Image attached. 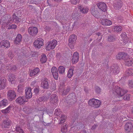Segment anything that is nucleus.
<instances>
[{
	"mask_svg": "<svg viewBox=\"0 0 133 133\" xmlns=\"http://www.w3.org/2000/svg\"><path fill=\"white\" fill-rule=\"evenodd\" d=\"M19 128H21L20 127H17L16 128V131L18 132H19L20 131V130H19Z\"/></svg>",
	"mask_w": 133,
	"mask_h": 133,
	"instance_id": "58",
	"label": "nucleus"
},
{
	"mask_svg": "<svg viewBox=\"0 0 133 133\" xmlns=\"http://www.w3.org/2000/svg\"><path fill=\"white\" fill-rule=\"evenodd\" d=\"M3 24L4 25H5V26H6L7 25H8V24H7V23H4Z\"/></svg>",
	"mask_w": 133,
	"mask_h": 133,
	"instance_id": "63",
	"label": "nucleus"
},
{
	"mask_svg": "<svg viewBox=\"0 0 133 133\" xmlns=\"http://www.w3.org/2000/svg\"><path fill=\"white\" fill-rule=\"evenodd\" d=\"M7 96L8 99L10 101H12L15 98L16 94L14 90H9L7 92Z\"/></svg>",
	"mask_w": 133,
	"mask_h": 133,
	"instance_id": "5",
	"label": "nucleus"
},
{
	"mask_svg": "<svg viewBox=\"0 0 133 133\" xmlns=\"http://www.w3.org/2000/svg\"><path fill=\"white\" fill-rule=\"evenodd\" d=\"M12 17L13 21H15L17 22H19V18L16 15L14 14L13 15Z\"/></svg>",
	"mask_w": 133,
	"mask_h": 133,
	"instance_id": "43",
	"label": "nucleus"
},
{
	"mask_svg": "<svg viewBox=\"0 0 133 133\" xmlns=\"http://www.w3.org/2000/svg\"><path fill=\"white\" fill-rule=\"evenodd\" d=\"M108 40L109 41L112 42L115 40V38L113 36H110L108 37Z\"/></svg>",
	"mask_w": 133,
	"mask_h": 133,
	"instance_id": "44",
	"label": "nucleus"
},
{
	"mask_svg": "<svg viewBox=\"0 0 133 133\" xmlns=\"http://www.w3.org/2000/svg\"><path fill=\"white\" fill-rule=\"evenodd\" d=\"M22 40V36L21 35L19 34L17 35L16 38L14 41V43L15 44H18Z\"/></svg>",
	"mask_w": 133,
	"mask_h": 133,
	"instance_id": "26",
	"label": "nucleus"
},
{
	"mask_svg": "<svg viewBox=\"0 0 133 133\" xmlns=\"http://www.w3.org/2000/svg\"><path fill=\"white\" fill-rule=\"evenodd\" d=\"M79 58V54L76 52L73 54L72 59L71 62L72 64H75L78 61Z\"/></svg>",
	"mask_w": 133,
	"mask_h": 133,
	"instance_id": "15",
	"label": "nucleus"
},
{
	"mask_svg": "<svg viewBox=\"0 0 133 133\" xmlns=\"http://www.w3.org/2000/svg\"><path fill=\"white\" fill-rule=\"evenodd\" d=\"M43 40L41 38H38L36 39L34 42V45L36 48H40L43 45Z\"/></svg>",
	"mask_w": 133,
	"mask_h": 133,
	"instance_id": "6",
	"label": "nucleus"
},
{
	"mask_svg": "<svg viewBox=\"0 0 133 133\" xmlns=\"http://www.w3.org/2000/svg\"><path fill=\"white\" fill-rule=\"evenodd\" d=\"M10 121L8 119H6L4 120L2 123V126L4 128H8L10 124Z\"/></svg>",
	"mask_w": 133,
	"mask_h": 133,
	"instance_id": "25",
	"label": "nucleus"
},
{
	"mask_svg": "<svg viewBox=\"0 0 133 133\" xmlns=\"http://www.w3.org/2000/svg\"><path fill=\"white\" fill-rule=\"evenodd\" d=\"M74 69V67L71 68L69 69L67 74V76L68 78H70L72 76L73 74V72Z\"/></svg>",
	"mask_w": 133,
	"mask_h": 133,
	"instance_id": "32",
	"label": "nucleus"
},
{
	"mask_svg": "<svg viewBox=\"0 0 133 133\" xmlns=\"http://www.w3.org/2000/svg\"><path fill=\"white\" fill-rule=\"evenodd\" d=\"M31 90V89L30 88H28L25 90V97L28 99L31 98L32 97V94Z\"/></svg>",
	"mask_w": 133,
	"mask_h": 133,
	"instance_id": "19",
	"label": "nucleus"
},
{
	"mask_svg": "<svg viewBox=\"0 0 133 133\" xmlns=\"http://www.w3.org/2000/svg\"><path fill=\"white\" fill-rule=\"evenodd\" d=\"M62 112L60 111V110L59 109H55V111L54 114L57 115V117H59V116H62Z\"/></svg>",
	"mask_w": 133,
	"mask_h": 133,
	"instance_id": "35",
	"label": "nucleus"
},
{
	"mask_svg": "<svg viewBox=\"0 0 133 133\" xmlns=\"http://www.w3.org/2000/svg\"><path fill=\"white\" fill-rule=\"evenodd\" d=\"M8 56L11 59L12 58L14 57V55L11 52H9V54Z\"/></svg>",
	"mask_w": 133,
	"mask_h": 133,
	"instance_id": "54",
	"label": "nucleus"
},
{
	"mask_svg": "<svg viewBox=\"0 0 133 133\" xmlns=\"http://www.w3.org/2000/svg\"><path fill=\"white\" fill-rule=\"evenodd\" d=\"M42 86L44 88H47L49 86V84L48 81V79L46 78L44 79L41 84Z\"/></svg>",
	"mask_w": 133,
	"mask_h": 133,
	"instance_id": "29",
	"label": "nucleus"
},
{
	"mask_svg": "<svg viewBox=\"0 0 133 133\" xmlns=\"http://www.w3.org/2000/svg\"><path fill=\"white\" fill-rule=\"evenodd\" d=\"M57 44V42L55 39L49 41L47 43V45L45 49L47 51L53 49L55 48Z\"/></svg>",
	"mask_w": 133,
	"mask_h": 133,
	"instance_id": "1",
	"label": "nucleus"
},
{
	"mask_svg": "<svg viewBox=\"0 0 133 133\" xmlns=\"http://www.w3.org/2000/svg\"><path fill=\"white\" fill-rule=\"evenodd\" d=\"M64 83L62 82L60 84V87H62V86H64Z\"/></svg>",
	"mask_w": 133,
	"mask_h": 133,
	"instance_id": "60",
	"label": "nucleus"
},
{
	"mask_svg": "<svg viewBox=\"0 0 133 133\" xmlns=\"http://www.w3.org/2000/svg\"><path fill=\"white\" fill-rule=\"evenodd\" d=\"M47 59V58L45 54H43L41 55L40 61L42 63H44L45 62Z\"/></svg>",
	"mask_w": 133,
	"mask_h": 133,
	"instance_id": "34",
	"label": "nucleus"
},
{
	"mask_svg": "<svg viewBox=\"0 0 133 133\" xmlns=\"http://www.w3.org/2000/svg\"><path fill=\"white\" fill-rule=\"evenodd\" d=\"M57 118L59 119L60 122L59 123L61 124L65 122L66 117L65 115H62V116H59V117H57Z\"/></svg>",
	"mask_w": 133,
	"mask_h": 133,
	"instance_id": "33",
	"label": "nucleus"
},
{
	"mask_svg": "<svg viewBox=\"0 0 133 133\" xmlns=\"http://www.w3.org/2000/svg\"><path fill=\"white\" fill-rule=\"evenodd\" d=\"M130 97V94H128L124 96L123 97V99L124 100H128L129 99Z\"/></svg>",
	"mask_w": 133,
	"mask_h": 133,
	"instance_id": "46",
	"label": "nucleus"
},
{
	"mask_svg": "<svg viewBox=\"0 0 133 133\" xmlns=\"http://www.w3.org/2000/svg\"><path fill=\"white\" fill-rule=\"evenodd\" d=\"M128 57V55L124 52H120L116 56L117 59L119 60H124V61Z\"/></svg>",
	"mask_w": 133,
	"mask_h": 133,
	"instance_id": "13",
	"label": "nucleus"
},
{
	"mask_svg": "<svg viewBox=\"0 0 133 133\" xmlns=\"http://www.w3.org/2000/svg\"><path fill=\"white\" fill-rule=\"evenodd\" d=\"M123 5V2L121 0H116L114 4V6L115 9H119Z\"/></svg>",
	"mask_w": 133,
	"mask_h": 133,
	"instance_id": "14",
	"label": "nucleus"
},
{
	"mask_svg": "<svg viewBox=\"0 0 133 133\" xmlns=\"http://www.w3.org/2000/svg\"><path fill=\"white\" fill-rule=\"evenodd\" d=\"M46 29H47V30L49 31H50L51 29V28L49 27H47L46 28Z\"/></svg>",
	"mask_w": 133,
	"mask_h": 133,
	"instance_id": "62",
	"label": "nucleus"
},
{
	"mask_svg": "<svg viewBox=\"0 0 133 133\" xmlns=\"http://www.w3.org/2000/svg\"><path fill=\"white\" fill-rule=\"evenodd\" d=\"M95 90L97 93H99L101 91V89L99 87H96V88Z\"/></svg>",
	"mask_w": 133,
	"mask_h": 133,
	"instance_id": "50",
	"label": "nucleus"
},
{
	"mask_svg": "<svg viewBox=\"0 0 133 133\" xmlns=\"http://www.w3.org/2000/svg\"><path fill=\"white\" fill-rule=\"evenodd\" d=\"M8 80L11 82L12 84H13L15 83L16 80V76L14 74H10L8 76Z\"/></svg>",
	"mask_w": 133,
	"mask_h": 133,
	"instance_id": "27",
	"label": "nucleus"
},
{
	"mask_svg": "<svg viewBox=\"0 0 133 133\" xmlns=\"http://www.w3.org/2000/svg\"><path fill=\"white\" fill-rule=\"evenodd\" d=\"M17 26L15 24H12L11 25L9 26L8 29H15L17 28Z\"/></svg>",
	"mask_w": 133,
	"mask_h": 133,
	"instance_id": "48",
	"label": "nucleus"
},
{
	"mask_svg": "<svg viewBox=\"0 0 133 133\" xmlns=\"http://www.w3.org/2000/svg\"><path fill=\"white\" fill-rule=\"evenodd\" d=\"M132 128L133 125L130 122L127 123L125 126V129L127 132L130 131Z\"/></svg>",
	"mask_w": 133,
	"mask_h": 133,
	"instance_id": "17",
	"label": "nucleus"
},
{
	"mask_svg": "<svg viewBox=\"0 0 133 133\" xmlns=\"http://www.w3.org/2000/svg\"><path fill=\"white\" fill-rule=\"evenodd\" d=\"M96 35H97L99 38V40H101L102 39V35H101V34L100 33L98 32L97 33Z\"/></svg>",
	"mask_w": 133,
	"mask_h": 133,
	"instance_id": "53",
	"label": "nucleus"
},
{
	"mask_svg": "<svg viewBox=\"0 0 133 133\" xmlns=\"http://www.w3.org/2000/svg\"><path fill=\"white\" fill-rule=\"evenodd\" d=\"M79 133H86V132L85 131L83 130L81 131V132Z\"/></svg>",
	"mask_w": 133,
	"mask_h": 133,
	"instance_id": "61",
	"label": "nucleus"
},
{
	"mask_svg": "<svg viewBox=\"0 0 133 133\" xmlns=\"http://www.w3.org/2000/svg\"><path fill=\"white\" fill-rule=\"evenodd\" d=\"M1 103L3 106H5L7 104V101L5 99H4L1 101Z\"/></svg>",
	"mask_w": 133,
	"mask_h": 133,
	"instance_id": "47",
	"label": "nucleus"
},
{
	"mask_svg": "<svg viewBox=\"0 0 133 133\" xmlns=\"http://www.w3.org/2000/svg\"><path fill=\"white\" fill-rule=\"evenodd\" d=\"M91 14L95 17L98 18L99 17V14L98 12V10L95 7H92L90 9Z\"/></svg>",
	"mask_w": 133,
	"mask_h": 133,
	"instance_id": "12",
	"label": "nucleus"
},
{
	"mask_svg": "<svg viewBox=\"0 0 133 133\" xmlns=\"http://www.w3.org/2000/svg\"><path fill=\"white\" fill-rule=\"evenodd\" d=\"M76 36L75 35H72L70 36L68 44L71 49L73 48L74 45L76 43Z\"/></svg>",
	"mask_w": 133,
	"mask_h": 133,
	"instance_id": "3",
	"label": "nucleus"
},
{
	"mask_svg": "<svg viewBox=\"0 0 133 133\" xmlns=\"http://www.w3.org/2000/svg\"><path fill=\"white\" fill-rule=\"evenodd\" d=\"M39 88L38 87H37L35 88L34 90V92L36 94L38 93L39 92Z\"/></svg>",
	"mask_w": 133,
	"mask_h": 133,
	"instance_id": "51",
	"label": "nucleus"
},
{
	"mask_svg": "<svg viewBox=\"0 0 133 133\" xmlns=\"http://www.w3.org/2000/svg\"><path fill=\"white\" fill-rule=\"evenodd\" d=\"M5 81L4 79H0V89H4L5 87Z\"/></svg>",
	"mask_w": 133,
	"mask_h": 133,
	"instance_id": "31",
	"label": "nucleus"
},
{
	"mask_svg": "<svg viewBox=\"0 0 133 133\" xmlns=\"http://www.w3.org/2000/svg\"><path fill=\"white\" fill-rule=\"evenodd\" d=\"M48 98V96H43L40 98L39 99V100L40 102L46 101L47 100Z\"/></svg>",
	"mask_w": 133,
	"mask_h": 133,
	"instance_id": "38",
	"label": "nucleus"
},
{
	"mask_svg": "<svg viewBox=\"0 0 133 133\" xmlns=\"http://www.w3.org/2000/svg\"><path fill=\"white\" fill-rule=\"evenodd\" d=\"M133 74V70L130 69L126 70L125 75L127 76H131Z\"/></svg>",
	"mask_w": 133,
	"mask_h": 133,
	"instance_id": "36",
	"label": "nucleus"
},
{
	"mask_svg": "<svg viewBox=\"0 0 133 133\" xmlns=\"http://www.w3.org/2000/svg\"><path fill=\"white\" fill-rule=\"evenodd\" d=\"M3 106V105L2 104V103H1V102H0V107H2Z\"/></svg>",
	"mask_w": 133,
	"mask_h": 133,
	"instance_id": "64",
	"label": "nucleus"
},
{
	"mask_svg": "<svg viewBox=\"0 0 133 133\" xmlns=\"http://www.w3.org/2000/svg\"><path fill=\"white\" fill-rule=\"evenodd\" d=\"M121 36L122 38V40L123 41V44H125L128 42L127 34L125 32L122 33L121 35Z\"/></svg>",
	"mask_w": 133,
	"mask_h": 133,
	"instance_id": "24",
	"label": "nucleus"
},
{
	"mask_svg": "<svg viewBox=\"0 0 133 133\" xmlns=\"http://www.w3.org/2000/svg\"><path fill=\"white\" fill-rule=\"evenodd\" d=\"M58 100V96L55 94L52 95L50 97V102L51 103L56 104Z\"/></svg>",
	"mask_w": 133,
	"mask_h": 133,
	"instance_id": "9",
	"label": "nucleus"
},
{
	"mask_svg": "<svg viewBox=\"0 0 133 133\" xmlns=\"http://www.w3.org/2000/svg\"><path fill=\"white\" fill-rule=\"evenodd\" d=\"M19 130H20V131L18 132V133H24V131L21 128H19Z\"/></svg>",
	"mask_w": 133,
	"mask_h": 133,
	"instance_id": "59",
	"label": "nucleus"
},
{
	"mask_svg": "<svg viewBox=\"0 0 133 133\" xmlns=\"http://www.w3.org/2000/svg\"><path fill=\"white\" fill-rule=\"evenodd\" d=\"M10 43L9 42L6 40L2 41L0 43V47L4 46L6 48L10 47Z\"/></svg>",
	"mask_w": 133,
	"mask_h": 133,
	"instance_id": "18",
	"label": "nucleus"
},
{
	"mask_svg": "<svg viewBox=\"0 0 133 133\" xmlns=\"http://www.w3.org/2000/svg\"><path fill=\"white\" fill-rule=\"evenodd\" d=\"M16 69V67L15 65L11 67L10 66V67H9V68H7V69L8 70L9 69H11L12 70H15Z\"/></svg>",
	"mask_w": 133,
	"mask_h": 133,
	"instance_id": "52",
	"label": "nucleus"
},
{
	"mask_svg": "<svg viewBox=\"0 0 133 133\" xmlns=\"http://www.w3.org/2000/svg\"><path fill=\"white\" fill-rule=\"evenodd\" d=\"M76 96L74 94H72L68 95L66 99L68 100L69 102H74L76 101Z\"/></svg>",
	"mask_w": 133,
	"mask_h": 133,
	"instance_id": "20",
	"label": "nucleus"
},
{
	"mask_svg": "<svg viewBox=\"0 0 133 133\" xmlns=\"http://www.w3.org/2000/svg\"><path fill=\"white\" fill-rule=\"evenodd\" d=\"M79 0H70V1L72 4H75L78 3Z\"/></svg>",
	"mask_w": 133,
	"mask_h": 133,
	"instance_id": "49",
	"label": "nucleus"
},
{
	"mask_svg": "<svg viewBox=\"0 0 133 133\" xmlns=\"http://www.w3.org/2000/svg\"><path fill=\"white\" fill-rule=\"evenodd\" d=\"M77 7L78 10L82 14H86L88 12L89 9L87 7L83 6L80 4H79L78 5Z\"/></svg>",
	"mask_w": 133,
	"mask_h": 133,
	"instance_id": "11",
	"label": "nucleus"
},
{
	"mask_svg": "<svg viewBox=\"0 0 133 133\" xmlns=\"http://www.w3.org/2000/svg\"><path fill=\"white\" fill-rule=\"evenodd\" d=\"M29 34L32 36L36 35L38 32L37 29L36 27L31 26L28 29Z\"/></svg>",
	"mask_w": 133,
	"mask_h": 133,
	"instance_id": "8",
	"label": "nucleus"
},
{
	"mask_svg": "<svg viewBox=\"0 0 133 133\" xmlns=\"http://www.w3.org/2000/svg\"><path fill=\"white\" fill-rule=\"evenodd\" d=\"M67 128L66 125H65L61 129V131L63 133H65L67 132Z\"/></svg>",
	"mask_w": 133,
	"mask_h": 133,
	"instance_id": "42",
	"label": "nucleus"
},
{
	"mask_svg": "<svg viewBox=\"0 0 133 133\" xmlns=\"http://www.w3.org/2000/svg\"><path fill=\"white\" fill-rule=\"evenodd\" d=\"M51 71L54 78L56 80L57 79L58 75L57 68L55 66H53L51 69Z\"/></svg>",
	"mask_w": 133,
	"mask_h": 133,
	"instance_id": "16",
	"label": "nucleus"
},
{
	"mask_svg": "<svg viewBox=\"0 0 133 133\" xmlns=\"http://www.w3.org/2000/svg\"><path fill=\"white\" fill-rule=\"evenodd\" d=\"M128 85L130 88H133V81L131 80L129 81Z\"/></svg>",
	"mask_w": 133,
	"mask_h": 133,
	"instance_id": "45",
	"label": "nucleus"
},
{
	"mask_svg": "<svg viewBox=\"0 0 133 133\" xmlns=\"http://www.w3.org/2000/svg\"><path fill=\"white\" fill-rule=\"evenodd\" d=\"M122 27L120 26H114L112 28V31L115 32H118L121 31Z\"/></svg>",
	"mask_w": 133,
	"mask_h": 133,
	"instance_id": "30",
	"label": "nucleus"
},
{
	"mask_svg": "<svg viewBox=\"0 0 133 133\" xmlns=\"http://www.w3.org/2000/svg\"><path fill=\"white\" fill-rule=\"evenodd\" d=\"M39 69L38 68L35 69L31 71L30 73V76L32 77L35 76L39 72Z\"/></svg>",
	"mask_w": 133,
	"mask_h": 133,
	"instance_id": "28",
	"label": "nucleus"
},
{
	"mask_svg": "<svg viewBox=\"0 0 133 133\" xmlns=\"http://www.w3.org/2000/svg\"><path fill=\"white\" fill-rule=\"evenodd\" d=\"M36 83V81H32L31 83V85L33 87L35 84Z\"/></svg>",
	"mask_w": 133,
	"mask_h": 133,
	"instance_id": "55",
	"label": "nucleus"
},
{
	"mask_svg": "<svg viewBox=\"0 0 133 133\" xmlns=\"http://www.w3.org/2000/svg\"><path fill=\"white\" fill-rule=\"evenodd\" d=\"M89 105L93 107L97 108L101 105V101L95 98H92L89 101Z\"/></svg>",
	"mask_w": 133,
	"mask_h": 133,
	"instance_id": "2",
	"label": "nucleus"
},
{
	"mask_svg": "<svg viewBox=\"0 0 133 133\" xmlns=\"http://www.w3.org/2000/svg\"><path fill=\"white\" fill-rule=\"evenodd\" d=\"M17 91L19 93H21L23 90V85L20 84L18 86Z\"/></svg>",
	"mask_w": 133,
	"mask_h": 133,
	"instance_id": "41",
	"label": "nucleus"
},
{
	"mask_svg": "<svg viewBox=\"0 0 133 133\" xmlns=\"http://www.w3.org/2000/svg\"><path fill=\"white\" fill-rule=\"evenodd\" d=\"M125 62L126 65L129 66L131 65L133 63V59L132 58H129L128 55V57L124 61Z\"/></svg>",
	"mask_w": 133,
	"mask_h": 133,
	"instance_id": "23",
	"label": "nucleus"
},
{
	"mask_svg": "<svg viewBox=\"0 0 133 133\" xmlns=\"http://www.w3.org/2000/svg\"><path fill=\"white\" fill-rule=\"evenodd\" d=\"M70 90V88L69 87H67L63 90V94L64 95H66L68 93Z\"/></svg>",
	"mask_w": 133,
	"mask_h": 133,
	"instance_id": "39",
	"label": "nucleus"
},
{
	"mask_svg": "<svg viewBox=\"0 0 133 133\" xmlns=\"http://www.w3.org/2000/svg\"><path fill=\"white\" fill-rule=\"evenodd\" d=\"M98 7L100 9L103 11H105L107 9L106 4L103 3H98L97 5Z\"/></svg>",
	"mask_w": 133,
	"mask_h": 133,
	"instance_id": "21",
	"label": "nucleus"
},
{
	"mask_svg": "<svg viewBox=\"0 0 133 133\" xmlns=\"http://www.w3.org/2000/svg\"><path fill=\"white\" fill-rule=\"evenodd\" d=\"M37 53L36 52H33L32 54V57H34L35 56H37Z\"/></svg>",
	"mask_w": 133,
	"mask_h": 133,
	"instance_id": "56",
	"label": "nucleus"
},
{
	"mask_svg": "<svg viewBox=\"0 0 133 133\" xmlns=\"http://www.w3.org/2000/svg\"><path fill=\"white\" fill-rule=\"evenodd\" d=\"M65 68L63 66H60L58 68V71L60 74H63L65 71Z\"/></svg>",
	"mask_w": 133,
	"mask_h": 133,
	"instance_id": "37",
	"label": "nucleus"
},
{
	"mask_svg": "<svg viewBox=\"0 0 133 133\" xmlns=\"http://www.w3.org/2000/svg\"><path fill=\"white\" fill-rule=\"evenodd\" d=\"M115 90L117 94L121 96H123L128 92V91L127 90L121 88L117 86L115 87Z\"/></svg>",
	"mask_w": 133,
	"mask_h": 133,
	"instance_id": "4",
	"label": "nucleus"
},
{
	"mask_svg": "<svg viewBox=\"0 0 133 133\" xmlns=\"http://www.w3.org/2000/svg\"><path fill=\"white\" fill-rule=\"evenodd\" d=\"M97 125L96 124H94L92 127L91 129H95L97 127Z\"/></svg>",
	"mask_w": 133,
	"mask_h": 133,
	"instance_id": "57",
	"label": "nucleus"
},
{
	"mask_svg": "<svg viewBox=\"0 0 133 133\" xmlns=\"http://www.w3.org/2000/svg\"><path fill=\"white\" fill-rule=\"evenodd\" d=\"M99 22L103 25L110 26L112 24V22L110 20L105 19H101Z\"/></svg>",
	"mask_w": 133,
	"mask_h": 133,
	"instance_id": "10",
	"label": "nucleus"
},
{
	"mask_svg": "<svg viewBox=\"0 0 133 133\" xmlns=\"http://www.w3.org/2000/svg\"><path fill=\"white\" fill-rule=\"evenodd\" d=\"M11 108V107L9 106L5 109L2 110V112L4 114L6 113L9 112L10 111V110Z\"/></svg>",
	"mask_w": 133,
	"mask_h": 133,
	"instance_id": "40",
	"label": "nucleus"
},
{
	"mask_svg": "<svg viewBox=\"0 0 133 133\" xmlns=\"http://www.w3.org/2000/svg\"><path fill=\"white\" fill-rule=\"evenodd\" d=\"M119 67L116 65L112 66L111 68V71L114 74H117L119 72Z\"/></svg>",
	"mask_w": 133,
	"mask_h": 133,
	"instance_id": "22",
	"label": "nucleus"
},
{
	"mask_svg": "<svg viewBox=\"0 0 133 133\" xmlns=\"http://www.w3.org/2000/svg\"><path fill=\"white\" fill-rule=\"evenodd\" d=\"M28 101V99L24 96H20L17 98L16 100V102L21 105L24 104Z\"/></svg>",
	"mask_w": 133,
	"mask_h": 133,
	"instance_id": "7",
	"label": "nucleus"
}]
</instances>
